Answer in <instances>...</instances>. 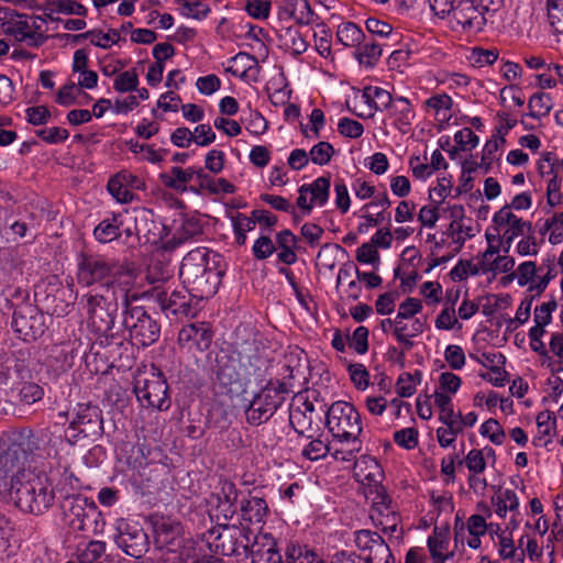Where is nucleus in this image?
Segmentation results:
<instances>
[{"mask_svg": "<svg viewBox=\"0 0 563 563\" xmlns=\"http://www.w3.org/2000/svg\"><path fill=\"white\" fill-rule=\"evenodd\" d=\"M221 262L222 256L219 253L207 249L198 247L185 255L179 277L189 295L202 300L217 292L224 274Z\"/></svg>", "mask_w": 563, "mask_h": 563, "instance_id": "f257e3e1", "label": "nucleus"}, {"mask_svg": "<svg viewBox=\"0 0 563 563\" xmlns=\"http://www.w3.org/2000/svg\"><path fill=\"white\" fill-rule=\"evenodd\" d=\"M81 300L86 302L88 328L98 336L99 344L122 345L126 336L120 330H114L119 311L115 294L107 288L106 294H87Z\"/></svg>", "mask_w": 563, "mask_h": 563, "instance_id": "f03ea898", "label": "nucleus"}, {"mask_svg": "<svg viewBox=\"0 0 563 563\" xmlns=\"http://www.w3.org/2000/svg\"><path fill=\"white\" fill-rule=\"evenodd\" d=\"M14 487L7 495L23 512L42 516L49 510L55 503L53 483L44 473H35L31 470L20 471L15 477Z\"/></svg>", "mask_w": 563, "mask_h": 563, "instance_id": "7ed1b4c3", "label": "nucleus"}, {"mask_svg": "<svg viewBox=\"0 0 563 563\" xmlns=\"http://www.w3.org/2000/svg\"><path fill=\"white\" fill-rule=\"evenodd\" d=\"M38 448L34 432L23 429L11 443L0 438V495H7L14 487L15 477L24 471L21 461Z\"/></svg>", "mask_w": 563, "mask_h": 563, "instance_id": "20e7f679", "label": "nucleus"}, {"mask_svg": "<svg viewBox=\"0 0 563 563\" xmlns=\"http://www.w3.org/2000/svg\"><path fill=\"white\" fill-rule=\"evenodd\" d=\"M122 317L123 330L120 332L123 334L128 332V339L133 345L147 347L158 341L161 336L158 321L144 307L131 305L126 295Z\"/></svg>", "mask_w": 563, "mask_h": 563, "instance_id": "39448f33", "label": "nucleus"}, {"mask_svg": "<svg viewBox=\"0 0 563 563\" xmlns=\"http://www.w3.org/2000/svg\"><path fill=\"white\" fill-rule=\"evenodd\" d=\"M325 427L339 442L361 444L362 419L355 407L346 401L333 402L325 412Z\"/></svg>", "mask_w": 563, "mask_h": 563, "instance_id": "423d86ee", "label": "nucleus"}, {"mask_svg": "<svg viewBox=\"0 0 563 563\" xmlns=\"http://www.w3.org/2000/svg\"><path fill=\"white\" fill-rule=\"evenodd\" d=\"M289 389L284 382L268 380L266 385L254 395L245 409L246 421L252 426L267 422L286 400Z\"/></svg>", "mask_w": 563, "mask_h": 563, "instance_id": "0eeeda50", "label": "nucleus"}, {"mask_svg": "<svg viewBox=\"0 0 563 563\" xmlns=\"http://www.w3.org/2000/svg\"><path fill=\"white\" fill-rule=\"evenodd\" d=\"M0 35L31 47H38L47 40L31 15L9 8H0Z\"/></svg>", "mask_w": 563, "mask_h": 563, "instance_id": "6e6552de", "label": "nucleus"}, {"mask_svg": "<svg viewBox=\"0 0 563 563\" xmlns=\"http://www.w3.org/2000/svg\"><path fill=\"white\" fill-rule=\"evenodd\" d=\"M102 410L90 402L77 404L65 431L66 441L74 445L80 439L97 440L103 434Z\"/></svg>", "mask_w": 563, "mask_h": 563, "instance_id": "1a4fd4ad", "label": "nucleus"}, {"mask_svg": "<svg viewBox=\"0 0 563 563\" xmlns=\"http://www.w3.org/2000/svg\"><path fill=\"white\" fill-rule=\"evenodd\" d=\"M134 393L143 407L165 411L170 407L168 385L164 374L156 368L135 378Z\"/></svg>", "mask_w": 563, "mask_h": 563, "instance_id": "9d476101", "label": "nucleus"}, {"mask_svg": "<svg viewBox=\"0 0 563 563\" xmlns=\"http://www.w3.org/2000/svg\"><path fill=\"white\" fill-rule=\"evenodd\" d=\"M66 525L77 531H88L97 523L99 516L96 503L80 494L67 495L59 503Z\"/></svg>", "mask_w": 563, "mask_h": 563, "instance_id": "9b49d317", "label": "nucleus"}, {"mask_svg": "<svg viewBox=\"0 0 563 563\" xmlns=\"http://www.w3.org/2000/svg\"><path fill=\"white\" fill-rule=\"evenodd\" d=\"M120 268L121 266L114 260L102 255L84 254L78 263L77 279L80 285L86 287L104 282L109 288Z\"/></svg>", "mask_w": 563, "mask_h": 563, "instance_id": "f8f14e48", "label": "nucleus"}, {"mask_svg": "<svg viewBox=\"0 0 563 563\" xmlns=\"http://www.w3.org/2000/svg\"><path fill=\"white\" fill-rule=\"evenodd\" d=\"M11 325L24 341H35L45 333V316L35 305L22 302L14 308Z\"/></svg>", "mask_w": 563, "mask_h": 563, "instance_id": "ddd939ff", "label": "nucleus"}, {"mask_svg": "<svg viewBox=\"0 0 563 563\" xmlns=\"http://www.w3.org/2000/svg\"><path fill=\"white\" fill-rule=\"evenodd\" d=\"M117 545L128 555L140 559L148 550V538L143 528L136 522L120 520L117 527Z\"/></svg>", "mask_w": 563, "mask_h": 563, "instance_id": "4468645a", "label": "nucleus"}, {"mask_svg": "<svg viewBox=\"0 0 563 563\" xmlns=\"http://www.w3.org/2000/svg\"><path fill=\"white\" fill-rule=\"evenodd\" d=\"M354 541L366 563H395L389 545L377 532L358 530Z\"/></svg>", "mask_w": 563, "mask_h": 563, "instance_id": "2eb2a0df", "label": "nucleus"}, {"mask_svg": "<svg viewBox=\"0 0 563 563\" xmlns=\"http://www.w3.org/2000/svg\"><path fill=\"white\" fill-rule=\"evenodd\" d=\"M493 229L498 234L503 227H508L504 231L503 235L498 238V242L503 245L504 253H508L511 244L518 235L532 233V224L529 221H523L518 218L512 211H509L508 207L500 208L493 217Z\"/></svg>", "mask_w": 563, "mask_h": 563, "instance_id": "dca6fc26", "label": "nucleus"}, {"mask_svg": "<svg viewBox=\"0 0 563 563\" xmlns=\"http://www.w3.org/2000/svg\"><path fill=\"white\" fill-rule=\"evenodd\" d=\"M191 295L185 290H167L158 291L156 294V301L166 317H194L196 308L191 305Z\"/></svg>", "mask_w": 563, "mask_h": 563, "instance_id": "f3484780", "label": "nucleus"}, {"mask_svg": "<svg viewBox=\"0 0 563 563\" xmlns=\"http://www.w3.org/2000/svg\"><path fill=\"white\" fill-rule=\"evenodd\" d=\"M450 14L463 30L481 32L487 22L477 0H456Z\"/></svg>", "mask_w": 563, "mask_h": 563, "instance_id": "a211bd4d", "label": "nucleus"}, {"mask_svg": "<svg viewBox=\"0 0 563 563\" xmlns=\"http://www.w3.org/2000/svg\"><path fill=\"white\" fill-rule=\"evenodd\" d=\"M236 534H240V529L228 525H220L207 531L210 548L224 556L236 554Z\"/></svg>", "mask_w": 563, "mask_h": 563, "instance_id": "6ab92c4d", "label": "nucleus"}, {"mask_svg": "<svg viewBox=\"0 0 563 563\" xmlns=\"http://www.w3.org/2000/svg\"><path fill=\"white\" fill-rule=\"evenodd\" d=\"M213 333L209 324L205 322L190 323L181 328L178 333V342L181 345L206 351L210 347Z\"/></svg>", "mask_w": 563, "mask_h": 563, "instance_id": "aec40b11", "label": "nucleus"}, {"mask_svg": "<svg viewBox=\"0 0 563 563\" xmlns=\"http://www.w3.org/2000/svg\"><path fill=\"white\" fill-rule=\"evenodd\" d=\"M252 563H286L277 549L276 540L268 533L254 537L251 545Z\"/></svg>", "mask_w": 563, "mask_h": 563, "instance_id": "412c9836", "label": "nucleus"}, {"mask_svg": "<svg viewBox=\"0 0 563 563\" xmlns=\"http://www.w3.org/2000/svg\"><path fill=\"white\" fill-rule=\"evenodd\" d=\"M174 223L173 236L165 243V247L168 250H174L203 232L200 220L194 216H180Z\"/></svg>", "mask_w": 563, "mask_h": 563, "instance_id": "4be33fe9", "label": "nucleus"}, {"mask_svg": "<svg viewBox=\"0 0 563 563\" xmlns=\"http://www.w3.org/2000/svg\"><path fill=\"white\" fill-rule=\"evenodd\" d=\"M240 515L242 520L250 523L265 522L269 512L268 505L263 497L249 493L240 501Z\"/></svg>", "mask_w": 563, "mask_h": 563, "instance_id": "5701e85b", "label": "nucleus"}, {"mask_svg": "<svg viewBox=\"0 0 563 563\" xmlns=\"http://www.w3.org/2000/svg\"><path fill=\"white\" fill-rule=\"evenodd\" d=\"M238 500L239 490L235 484L223 481L218 493L217 517L221 516L224 520L232 519L238 514Z\"/></svg>", "mask_w": 563, "mask_h": 563, "instance_id": "b1692460", "label": "nucleus"}, {"mask_svg": "<svg viewBox=\"0 0 563 563\" xmlns=\"http://www.w3.org/2000/svg\"><path fill=\"white\" fill-rule=\"evenodd\" d=\"M106 550V542L89 541L84 549L78 548L77 562L74 563H113V559L107 554Z\"/></svg>", "mask_w": 563, "mask_h": 563, "instance_id": "393cba45", "label": "nucleus"}, {"mask_svg": "<svg viewBox=\"0 0 563 563\" xmlns=\"http://www.w3.org/2000/svg\"><path fill=\"white\" fill-rule=\"evenodd\" d=\"M181 527L178 522H172L169 520L157 521L154 526L155 542L159 548L166 547L172 550L170 547L178 544V537L180 534Z\"/></svg>", "mask_w": 563, "mask_h": 563, "instance_id": "a878e982", "label": "nucleus"}, {"mask_svg": "<svg viewBox=\"0 0 563 563\" xmlns=\"http://www.w3.org/2000/svg\"><path fill=\"white\" fill-rule=\"evenodd\" d=\"M123 225L122 214L112 213L110 218L103 219L93 230V235L101 243H109L121 235Z\"/></svg>", "mask_w": 563, "mask_h": 563, "instance_id": "bb28decb", "label": "nucleus"}, {"mask_svg": "<svg viewBox=\"0 0 563 563\" xmlns=\"http://www.w3.org/2000/svg\"><path fill=\"white\" fill-rule=\"evenodd\" d=\"M289 424L300 438L310 439L314 433H321L322 429L313 424L312 416L302 413L300 409H290Z\"/></svg>", "mask_w": 563, "mask_h": 563, "instance_id": "cd10ccee", "label": "nucleus"}, {"mask_svg": "<svg viewBox=\"0 0 563 563\" xmlns=\"http://www.w3.org/2000/svg\"><path fill=\"white\" fill-rule=\"evenodd\" d=\"M196 174L197 169L194 167L183 169L180 167L174 166L170 168L169 173H162L159 178L162 183L168 188L175 190H185V185L189 183Z\"/></svg>", "mask_w": 563, "mask_h": 563, "instance_id": "c85d7f7f", "label": "nucleus"}, {"mask_svg": "<svg viewBox=\"0 0 563 563\" xmlns=\"http://www.w3.org/2000/svg\"><path fill=\"white\" fill-rule=\"evenodd\" d=\"M217 382L224 393L232 395L238 394L242 387L241 378L234 366L224 364L218 366Z\"/></svg>", "mask_w": 563, "mask_h": 563, "instance_id": "c756f323", "label": "nucleus"}, {"mask_svg": "<svg viewBox=\"0 0 563 563\" xmlns=\"http://www.w3.org/2000/svg\"><path fill=\"white\" fill-rule=\"evenodd\" d=\"M43 9L51 18L54 13L87 15V9L75 0H46Z\"/></svg>", "mask_w": 563, "mask_h": 563, "instance_id": "7c9ffc66", "label": "nucleus"}, {"mask_svg": "<svg viewBox=\"0 0 563 563\" xmlns=\"http://www.w3.org/2000/svg\"><path fill=\"white\" fill-rule=\"evenodd\" d=\"M307 187V192L310 195V200L313 206H324L329 199L330 194V177L321 176L314 179L311 184H303Z\"/></svg>", "mask_w": 563, "mask_h": 563, "instance_id": "2f4dec72", "label": "nucleus"}, {"mask_svg": "<svg viewBox=\"0 0 563 563\" xmlns=\"http://www.w3.org/2000/svg\"><path fill=\"white\" fill-rule=\"evenodd\" d=\"M336 38L344 46L357 47L365 38V34L355 23L347 22L339 25L336 31Z\"/></svg>", "mask_w": 563, "mask_h": 563, "instance_id": "473e14b6", "label": "nucleus"}, {"mask_svg": "<svg viewBox=\"0 0 563 563\" xmlns=\"http://www.w3.org/2000/svg\"><path fill=\"white\" fill-rule=\"evenodd\" d=\"M388 112L402 125H410L415 119V111L406 97H395Z\"/></svg>", "mask_w": 563, "mask_h": 563, "instance_id": "72a5a7b5", "label": "nucleus"}, {"mask_svg": "<svg viewBox=\"0 0 563 563\" xmlns=\"http://www.w3.org/2000/svg\"><path fill=\"white\" fill-rule=\"evenodd\" d=\"M323 435V431L321 433H314V437H311L309 443L302 449L301 455L310 461H318L328 455L331 452V446L329 443H325L321 437Z\"/></svg>", "mask_w": 563, "mask_h": 563, "instance_id": "f704fd0d", "label": "nucleus"}, {"mask_svg": "<svg viewBox=\"0 0 563 563\" xmlns=\"http://www.w3.org/2000/svg\"><path fill=\"white\" fill-rule=\"evenodd\" d=\"M286 563H313L317 553L308 545L290 542L285 550Z\"/></svg>", "mask_w": 563, "mask_h": 563, "instance_id": "c9c22d12", "label": "nucleus"}, {"mask_svg": "<svg viewBox=\"0 0 563 563\" xmlns=\"http://www.w3.org/2000/svg\"><path fill=\"white\" fill-rule=\"evenodd\" d=\"M382 53V46L378 43L371 41L357 46L354 56L361 65L373 67L379 60Z\"/></svg>", "mask_w": 563, "mask_h": 563, "instance_id": "e433bc0d", "label": "nucleus"}, {"mask_svg": "<svg viewBox=\"0 0 563 563\" xmlns=\"http://www.w3.org/2000/svg\"><path fill=\"white\" fill-rule=\"evenodd\" d=\"M528 115L539 119L542 115H548L553 108V101L549 93L536 92L528 102Z\"/></svg>", "mask_w": 563, "mask_h": 563, "instance_id": "4c0bfd02", "label": "nucleus"}, {"mask_svg": "<svg viewBox=\"0 0 563 563\" xmlns=\"http://www.w3.org/2000/svg\"><path fill=\"white\" fill-rule=\"evenodd\" d=\"M442 423L445 428L440 427L437 429V440L441 448H448L453 444L456 435L463 431L464 426L457 418Z\"/></svg>", "mask_w": 563, "mask_h": 563, "instance_id": "58836bf2", "label": "nucleus"}, {"mask_svg": "<svg viewBox=\"0 0 563 563\" xmlns=\"http://www.w3.org/2000/svg\"><path fill=\"white\" fill-rule=\"evenodd\" d=\"M442 423L445 428L440 427L437 429V440L441 448H448L453 444L456 435L463 431L464 426L457 418Z\"/></svg>", "mask_w": 563, "mask_h": 563, "instance_id": "ea45409f", "label": "nucleus"}, {"mask_svg": "<svg viewBox=\"0 0 563 563\" xmlns=\"http://www.w3.org/2000/svg\"><path fill=\"white\" fill-rule=\"evenodd\" d=\"M290 7V15L298 24L309 25L317 19V15L307 0H292Z\"/></svg>", "mask_w": 563, "mask_h": 563, "instance_id": "a19ab883", "label": "nucleus"}, {"mask_svg": "<svg viewBox=\"0 0 563 563\" xmlns=\"http://www.w3.org/2000/svg\"><path fill=\"white\" fill-rule=\"evenodd\" d=\"M283 38L284 45L296 56L303 54L309 46L302 34H300L299 31L294 27L286 29Z\"/></svg>", "mask_w": 563, "mask_h": 563, "instance_id": "79ce46f5", "label": "nucleus"}, {"mask_svg": "<svg viewBox=\"0 0 563 563\" xmlns=\"http://www.w3.org/2000/svg\"><path fill=\"white\" fill-rule=\"evenodd\" d=\"M426 106L434 109L438 115L442 114L441 121L448 122L451 119V114L448 111L452 109L453 100L449 95H433L426 100Z\"/></svg>", "mask_w": 563, "mask_h": 563, "instance_id": "37998d69", "label": "nucleus"}, {"mask_svg": "<svg viewBox=\"0 0 563 563\" xmlns=\"http://www.w3.org/2000/svg\"><path fill=\"white\" fill-rule=\"evenodd\" d=\"M241 121L245 124V129L254 135L264 134L268 128V122L257 110H250L247 115L241 118Z\"/></svg>", "mask_w": 563, "mask_h": 563, "instance_id": "c03bdc74", "label": "nucleus"}, {"mask_svg": "<svg viewBox=\"0 0 563 563\" xmlns=\"http://www.w3.org/2000/svg\"><path fill=\"white\" fill-rule=\"evenodd\" d=\"M434 404L440 410L439 420L441 422H448L449 420L455 419L456 415L453 410L451 396L439 390L433 394Z\"/></svg>", "mask_w": 563, "mask_h": 563, "instance_id": "a18cd8bd", "label": "nucleus"}, {"mask_svg": "<svg viewBox=\"0 0 563 563\" xmlns=\"http://www.w3.org/2000/svg\"><path fill=\"white\" fill-rule=\"evenodd\" d=\"M209 12V5L199 0H184L180 7V13L184 16L196 20L205 19Z\"/></svg>", "mask_w": 563, "mask_h": 563, "instance_id": "49530a36", "label": "nucleus"}, {"mask_svg": "<svg viewBox=\"0 0 563 563\" xmlns=\"http://www.w3.org/2000/svg\"><path fill=\"white\" fill-rule=\"evenodd\" d=\"M334 154V147L332 144L325 141H321L313 145L309 152V156L316 165H327Z\"/></svg>", "mask_w": 563, "mask_h": 563, "instance_id": "de8ad7c7", "label": "nucleus"}, {"mask_svg": "<svg viewBox=\"0 0 563 563\" xmlns=\"http://www.w3.org/2000/svg\"><path fill=\"white\" fill-rule=\"evenodd\" d=\"M79 93H81V90L78 86L69 81L57 91L55 102L62 107H70L77 103V96Z\"/></svg>", "mask_w": 563, "mask_h": 563, "instance_id": "09e8293b", "label": "nucleus"}, {"mask_svg": "<svg viewBox=\"0 0 563 563\" xmlns=\"http://www.w3.org/2000/svg\"><path fill=\"white\" fill-rule=\"evenodd\" d=\"M548 18L553 30L563 34V0H548Z\"/></svg>", "mask_w": 563, "mask_h": 563, "instance_id": "8fccbe9b", "label": "nucleus"}, {"mask_svg": "<svg viewBox=\"0 0 563 563\" xmlns=\"http://www.w3.org/2000/svg\"><path fill=\"white\" fill-rule=\"evenodd\" d=\"M108 190L119 202L126 203L133 199V192L126 188L119 174L109 180Z\"/></svg>", "mask_w": 563, "mask_h": 563, "instance_id": "3c124183", "label": "nucleus"}, {"mask_svg": "<svg viewBox=\"0 0 563 563\" xmlns=\"http://www.w3.org/2000/svg\"><path fill=\"white\" fill-rule=\"evenodd\" d=\"M137 85L139 76L135 70H126L117 76L113 88L119 92H128L136 90Z\"/></svg>", "mask_w": 563, "mask_h": 563, "instance_id": "603ef678", "label": "nucleus"}, {"mask_svg": "<svg viewBox=\"0 0 563 563\" xmlns=\"http://www.w3.org/2000/svg\"><path fill=\"white\" fill-rule=\"evenodd\" d=\"M35 134L47 144L63 143L69 136V132L66 129L59 126L40 129L35 131Z\"/></svg>", "mask_w": 563, "mask_h": 563, "instance_id": "864d4df0", "label": "nucleus"}, {"mask_svg": "<svg viewBox=\"0 0 563 563\" xmlns=\"http://www.w3.org/2000/svg\"><path fill=\"white\" fill-rule=\"evenodd\" d=\"M275 251L276 247L272 239L267 235H261L256 239L252 247L253 256L258 261L268 258Z\"/></svg>", "mask_w": 563, "mask_h": 563, "instance_id": "5fc2aeb1", "label": "nucleus"}, {"mask_svg": "<svg viewBox=\"0 0 563 563\" xmlns=\"http://www.w3.org/2000/svg\"><path fill=\"white\" fill-rule=\"evenodd\" d=\"M44 396V389L36 383H24L19 391L20 400L26 405H32L41 400Z\"/></svg>", "mask_w": 563, "mask_h": 563, "instance_id": "6e6d98bb", "label": "nucleus"}, {"mask_svg": "<svg viewBox=\"0 0 563 563\" xmlns=\"http://www.w3.org/2000/svg\"><path fill=\"white\" fill-rule=\"evenodd\" d=\"M418 435L416 428H404L394 433V441L399 446L411 450L418 445Z\"/></svg>", "mask_w": 563, "mask_h": 563, "instance_id": "4d7b16f0", "label": "nucleus"}, {"mask_svg": "<svg viewBox=\"0 0 563 563\" xmlns=\"http://www.w3.org/2000/svg\"><path fill=\"white\" fill-rule=\"evenodd\" d=\"M92 31V45L100 48H110L112 44H115L121 40L120 31L117 29H110L108 33H103L100 30Z\"/></svg>", "mask_w": 563, "mask_h": 563, "instance_id": "13d9d810", "label": "nucleus"}, {"mask_svg": "<svg viewBox=\"0 0 563 563\" xmlns=\"http://www.w3.org/2000/svg\"><path fill=\"white\" fill-rule=\"evenodd\" d=\"M350 342V346L355 350L358 354H364L368 350V329L366 327L360 325L357 327L352 338L346 336Z\"/></svg>", "mask_w": 563, "mask_h": 563, "instance_id": "bf43d9fd", "label": "nucleus"}, {"mask_svg": "<svg viewBox=\"0 0 563 563\" xmlns=\"http://www.w3.org/2000/svg\"><path fill=\"white\" fill-rule=\"evenodd\" d=\"M556 307L558 303L554 299L536 307L533 318L536 325L545 328L552 321V312Z\"/></svg>", "mask_w": 563, "mask_h": 563, "instance_id": "052dcab7", "label": "nucleus"}, {"mask_svg": "<svg viewBox=\"0 0 563 563\" xmlns=\"http://www.w3.org/2000/svg\"><path fill=\"white\" fill-rule=\"evenodd\" d=\"M338 131L345 137L357 139L364 132V126L358 121L350 118H342L338 123Z\"/></svg>", "mask_w": 563, "mask_h": 563, "instance_id": "680f3d73", "label": "nucleus"}, {"mask_svg": "<svg viewBox=\"0 0 563 563\" xmlns=\"http://www.w3.org/2000/svg\"><path fill=\"white\" fill-rule=\"evenodd\" d=\"M356 261L362 264L379 265V253L377 249L369 242L363 243L356 251Z\"/></svg>", "mask_w": 563, "mask_h": 563, "instance_id": "e2e57ef3", "label": "nucleus"}, {"mask_svg": "<svg viewBox=\"0 0 563 563\" xmlns=\"http://www.w3.org/2000/svg\"><path fill=\"white\" fill-rule=\"evenodd\" d=\"M347 369L351 380L353 382L357 389L364 390L365 388H367L369 384V373L367 372L366 367L363 364H350Z\"/></svg>", "mask_w": 563, "mask_h": 563, "instance_id": "0e129e2a", "label": "nucleus"}, {"mask_svg": "<svg viewBox=\"0 0 563 563\" xmlns=\"http://www.w3.org/2000/svg\"><path fill=\"white\" fill-rule=\"evenodd\" d=\"M444 360L452 369H461L465 365V354L460 345L450 344L444 351Z\"/></svg>", "mask_w": 563, "mask_h": 563, "instance_id": "69168bd1", "label": "nucleus"}, {"mask_svg": "<svg viewBox=\"0 0 563 563\" xmlns=\"http://www.w3.org/2000/svg\"><path fill=\"white\" fill-rule=\"evenodd\" d=\"M479 269L476 268L472 261L460 260L459 263L451 269L450 276L453 280H464L468 275L476 276Z\"/></svg>", "mask_w": 563, "mask_h": 563, "instance_id": "338daca9", "label": "nucleus"}, {"mask_svg": "<svg viewBox=\"0 0 563 563\" xmlns=\"http://www.w3.org/2000/svg\"><path fill=\"white\" fill-rule=\"evenodd\" d=\"M25 119L32 125H43L51 119V111L45 106L29 107L25 110Z\"/></svg>", "mask_w": 563, "mask_h": 563, "instance_id": "774afa93", "label": "nucleus"}]
</instances>
